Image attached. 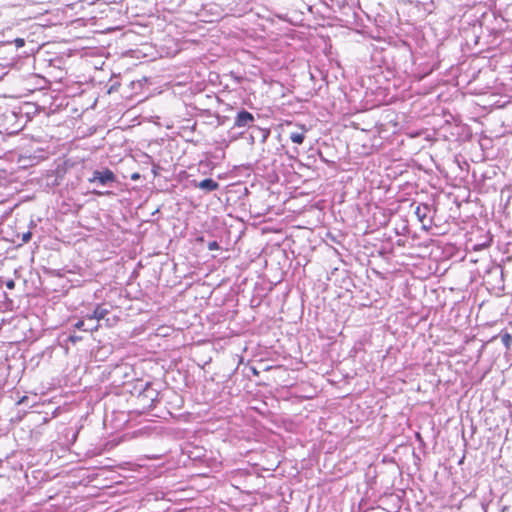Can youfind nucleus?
Listing matches in <instances>:
<instances>
[{
	"label": "nucleus",
	"mask_w": 512,
	"mask_h": 512,
	"mask_svg": "<svg viewBox=\"0 0 512 512\" xmlns=\"http://www.w3.org/2000/svg\"><path fill=\"white\" fill-rule=\"evenodd\" d=\"M119 87H120V82H119V80H118L117 78H114V79L112 78V79H110V81H109L107 92H108L109 94H111V93H113V92H117V91H118V89H119Z\"/></svg>",
	"instance_id": "11"
},
{
	"label": "nucleus",
	"mask_w": 512,
	"mask_h": 512,
	"mask_svg": "<svg viewBox=\"0 0 512 512\" xmlns=\"http://www.w3.org/2000/svg\"><path fill=\"white\" fill-rule=\"evenodd\" d=\"M139 178V174H133L132 175V179L135 180V179H138Z\"/></svg>",
	"instance_id": "21"
},
{
	"label": "nucleus",
	"mask_w": 512,
	"mask_h": 512,
	"mask_svg": "<svg viewBox=\"0 0 512 512\" xmlns=\"http://www.w3.org/2000/svg\"><path fill=\"white\" fill-rule=\"evenodd\" d=\"M255 117L252 113L248 112L245 109H241L238 111L235 121L234 127L236 128H254Z\"/></svg>",
	"instance_id": "3"
},
{
	"label": "nucleus",
	"mask_w": 512,
	"mask_h": 512,
	"mask_svg": "<svg viewBox=\"0 0 512 512\" xmlns=\"http://www.w3.org/2000/svg\"><path fill=\"white\" fill-rule=\"evenodd\" d=\"M496 271L499 272L501 275L503 274L502 270L499 268H497Z\"/></svg>",
	"instance_id": "22"
},
{
	"label": "nucleus",
	"mask_w": 512,
	"mask_h": 512,
	"mask_svg": "<svg viewBox=\"0 0 512 512\" xmlns=\"http://www.w3.org/2000/svg\"><path fill=\"white\" fill-rule=\"evenodd\" d=\"M88 182L101 187H113L117 183V177L109 168H103L94 170L91 177L88 178Z\"/></svg>",
	"instance_id": "1"
},
{
	"label": "nucleus",
	"mask_w": 512,
	"mask_h": 512,
	"mask_svg": "<svg viewBox=\"0 0 512 512\" xmlns=\"http://www.w3.org/2000/svg\"><path fill=\"white\" fill-rule=\"evenodd\" d=\"M194 186L209 193L215 191L219 188V183L211 178H206L201 180L200 182H194Z\"/></svg>",
	"instance_id": "4"
},
{
	"label": "nucleus",
	"mask_w": 512,
	"mask_h": 512,
	"mask_svg": "<svg viewBox=\"0 0 512 512\" xmlns=\"http://www.w3.org/2000/svg\"><path fill=\"white\" fill-rule=\"evenodd\" d=\"M207 247H208V249H209L210 251H213V250H219V249H220V246H219V244H218V242H217V241H211V242H209V243H208V245H207Z\"/></svg>",
	"instance_id": "13"
},
{
	"label": "nucleus",
	"mask_w": 512,
	"mask_h": 512,
	"mask_svg": "<svg viewBox=\"0 0 512 512\" xmlns=\"http://www.w3.org/2000/svg\"><path fill=\"white\" fill-rule=\"evenodd\" d=\"M10 183L9 173L5 169H0V188L7 187Z\"/></svg>",
	"instance_id": "10"
},
{
	"label": "nucleus",
	"mask_w": 512,
	"mask_h": 512,
	"mask_svg": "<svg viewBox=\"0 0 512 512\" xmlns=\"http://www.w3.org/2000/svg\"><path fill=\"white\" fill-rule=\"evenodd\" d=\"M7 287H8V288H13V287H14V281H12V280H11V281H9V282L7 283Z\"/></svg>",
	"instance_id": "20"
},
{
	"label": "nucleus",
	"mask_w": 512,
	"mask_h": 512,
	"mask_svg": "<svg viewBox=\"0 0 512 512\" xmlns=\"http://www.w3.org/2000/svg\"><path fill=\"white\" fill-rule=\"evenodd\" d=\"M81 340V337L79 336H75V335H70L68 337V341L72 342V343H76L77 341Z\"/></svg>",
	"instance_id": "15"
},
{
	"label": "nucleus",
	"mask_w": 512,
	"mask_h": 512,
	"mask_svg": "<svg viewBox=\"0 0 512 512\" xmlns=\"http://www.w3.org/2000/svg\"><path fill=\"white\" fill-rule=\"evenodd\" d=\"M159 392L153 387L152 383H141L139 387L138 401L145 408H153L155 402L158 401Z\"/></svg>",
	"instance_id": "2"
},
{
	"label": "nucleus",
	"mask_w": 512,
	"mask_h": 512,
	"mask_svg": "<svg viewBox=\"0 0 512 512\" xmlns=\"http://www.w3.org/2000/svg\"><path fill=\"white\" fill-rule=\"evenodd\" d=\"M109 313V310L105 308L103 305H97L93 310L92 314L89 315V321H99L106 317Z\"/></svg>",
	"instance_id": "6"
},
{
	"label": "nucleus",
	"mask_w": 512,
	"mask_h": 512,
	"mask_svg": "<svg viewBox=\"0 0 512 512\" xmlns=\"http://www.w3.org/2000/svg\"><path fill=\"white\" fill-rule=\"evenodd\" d=\"M499 337L501 338V342L506 347L507 350H512V335L508 332L500 333Z\"/></svg>",
	"instance_id": "9"
},
{
	"label": "nucleus",
	"mask_w": 512,
	"mask_h": 512,
	"mask_svg": "<svg viewBox=\"0 0 512 512\" xmlns=\"http://www.w3.org/2000/svg\"><path fill=\"white\" fill-rule=\"evenodd\" d=\"M15 43L17 44L18 47H21V46H24L25 42L23 39L18 38L15 40Z\"/></svg>",
	"instance_id": "18"
},
{
	"label": "nucleus",
	"mask_w": 512,
	"mask_h": 512,
	"mask_svg": "<svg viewBox=\"0 0 512 512\" xmlns=\"http://www.w3.org/2000/svg\"><path fill=\"white\" fill-rule=\"evenodd\" d=\"M74 327L79 330L93 332L98 329V324L94 323V321H89V315H87L86 319L78 320Z\"/></svg>",
	"instance_id": "5"
},
{
	"label": "nucleus",
	"mask_w": 512,
	"mask_h": 512,
	"mask_svg": "<svg viewBox=\"0 0 512 512\" xmlns=\"http://www.w3.org/2000/svg\"><path fill=\"white\" fill-rule=\"evenodd\" d=\"M305 133H306V130L303 127H301V128H299L298 131L291 132L289 135V138L293 143L300 145L305 140V137H306Z\"/></svg>",
	"instance_id": "8"
},
{
	"label": "nucleus",
	"mask_w": 512,
	"mask_h": 512,
	"mask_svg": "<svg viewBox=\"0 0 512 512\" xmlns=\"http://www.w3.org/2000/svg\"><path fill=\"white\" fill-rule=\"evenodd\" d=\"M94 195H97V196H104V195H107L109 194L110 192L106 191V192H103V191H98V190H93L92 192Z\"/></svg>",
	"instance_id": "17"
},
{
	"label": "nucleus",
	"mask_w": 512,
	"mask_h": 512,
	"mask_svg": "<svg viewBox=\"0 0 512 512\" xmlns=\"http://www.w3.org/2000/svg\"><path fill=\"white\" fill-rule=\"evenodd\" d=\"M430 212V206L428 204H420L415 208V215L421 223H425L428 213Z\"/></svg>",
	"instance_id": "7"
},
{
	"label": "nucleus",
	"mask_w": 512,
	"mask_h": 512,
	"mask_svg": "<svg viewBox=\"0 0 512 512\" xmlns=\"http://www.w3.org/2000/svg\"><path fill=\"white\" fill-rule=\"evenodd\" d=\"M31 237H32V233L30 231H28L22 235V241L24 243H27L31 240Z\"/></svg>",
	"instance_id": "14"
},
{
	"label": "nucleus",
	"mask_w": 512,
	"mask_h": 512,
	"mask_svg": "<svg viewBox=\"0 0 512 512\" xmlns=\"http://www.w3.org/2000/svg\"><path fill=\"white\" fill-rule=\"evenodd\" d=\"M47 185H51V186H57L59 185V181H58V177L57 176H54V179L51 181V182H47Z\"/></svg>",
	"instance_id": "16"
},
{
	"label": "nucleus",
	"mask_w": 512,
	"mask_h": 512,
	"mask_svg": "<svg viewBox=\"0 0 512 512\" xmlns=\"http://www.w3.org/2000/svg\"><path fill=\"white\" fill-rule=\"evenodd\" d=\"M123 368L127 369L128 367H127V366H125V367H117V368L115 369L114 373L121 372V370H122Z\"/></svg>",
	"instance_id": "19"
},
{
	"label": "nucleus",
	"mask_w": 512,
	"mask_h": 512,
	"mask_svg": "<svg viewBox=\"0 0 512 512\" xmlns=\"http://www.w3.org/2000/svg\"><path fill=\"white\" fill-rule=\"evenodd\" d=\"M253 129H255V131L258 133V137L260 138L261 142H265L270 135V131L268 129H262L256 126H254Z\"/></svg>",
	"instance_id": "12"
}]
</instances>
